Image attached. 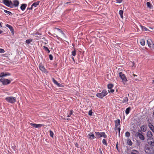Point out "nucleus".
<instances>
[{"instance_id":"cd10ccee","label":"nucleus","mask_w":154,"mask_h":154,"mask_svg":"<svg viewBox=\"0 0 154 154\" xmlns=\"http://www.w3.org/2000/svg\"><path fill=\"white\" fill-rule=\"evenodd\" d=\"M146 5L147 7L150 8H151L152 7V5L149 2L146 3Z\"/></svg>"},{"instance_id":"49530a36","label":"nucleus","mask_w":154,"mask_h":154,"mask_svg":"<svg viewBox=\"0 0 154 154\" xmlns=\"http://www.w3.org/2000/svg\"><path fill=\"white\" fill-rule=\"evenodd\" d=\"M8 60H10V61H9V63H14V62L12 61V60H11L10 58H7Z\"/></svg>"},{"instance_id":"6e6d98bb","label":"nucleus","mask_w":154,"mask_h":154,"mask_svg":"<svg viewBox=\"0 0 154 154\" xmlns=\"http://www.w3.org/2000/svg\"><path fill=\"white\" fill-rule=\"evenodd\" d=\"M131 154H136L135 152H131Z\"/></svg>"},{"instance_id":"052dcab7","label":"nucleus","mask_w":154,"mask_h":154,"mask_svg":"<svg viewBox=\"0 0 154 154\" xmlns=\"http://www.w3.org/2000/svg\"><path fill=\"white\" fill-rule=\"evenodd\" d=\"M35 38H39L38 36V35H35Z\"/></svg>"},{"instance_id":"864d4df0","label":"nucleus","mask_w":154,"mask_h":154,"mask_svg":"<svg viewBox=\"0 0 154 154\" xmlns=\"http://www.w3.org/2000/svg\"><path fill=\"white\" fill-rule=\"evenodd\" d=\"M32 7H32V5H31V7L30 8H27V10H28V9H32Z\"/></svg>"},{"instance_id":"1a4fd4ad","label":"nucleus","mask_w":154,"mask_h":154,"mask_svg":"<svg viewBox=\"0 0 154 154\" xmlns=\"http://www.w3.org/2000/svg\"><path fill=\"white\" fill-rule=\"evenodd\" d=\"M147 42L148 46L150 48H153L154 47L153 43L150 39H148L147 40Z\"/></svg>"},{"instance_id":"a211bd4d","label":"nucleus","mask_w":154,"mask_h":154,"mask_svg":"<svg viewBox=\"0 0 154 154\" xmlns=\"http://www.w3.org/2000/svg\"><path fill=\"white\" fill-rule=\"evenodd\" d=\"M19 5V2L17 0H14L13 1V7L14 6L15 7H18Z\"/></svg>"},{"instance_id":"58836bf2","label":"nucleus","mask_w":154,"mask_h":154,"mask_svg":"<svg viewBox=\"0 0 154 154\" xmlns=\"http://www.w3.org/2000/svg\"><path fill=\"white\" fill-rule=\"evenodd\" d=\"M73 113V111L72 110H71L70 111V112L69 114H68L67 116L68 117H70L71 116L72 114Z\"/></svg>"},{"instance_id":"4be33fe9","label":"nucleus","mask_w":154,"mask_h":154,"mask_svg":"<svg viewBox=\"0 0 154 154\" xmlns=\"http://www.w3.org/2000/svg\"><path fill=\"white\" fill-rule=\"evenodd\" d=\"M141 129L143 131L145 132L146 130V127L145 125H143L141 126Z\"/></svg>"},{"instance_id":"bf43d9fd","label":"nucleus","mask_w":154,"mask_h":154,"mask_svg":"<svg viewBox=\"0 0 154 154\" xmlns=\"http://www.w3.org/2000/svg\"><path fill=\"white\" fill-rule=\"evenodd\" d=\"M134 80L135 81H138V79H136V78H134Z\"/></svg>"},{"instance_id":"39448f33","label":"nucleus","mask_w":154,"mask_h":154,"mask_svg":"<svg viewBox=\"0 0 154 154\" xmlns=\"http://www.w3.org/2000/svg\"><path fill=\"white\" fill-rule=\"evenodd\" d=\"M95 133L96 137L98 138H99L102 137H103L104 138H106L107 137L105 133L103 132L100 133L98 132H95Z\"/></svg>"},{"instance_id":"8fccbe9b","label":"nucleus","mask_w":154,"mask_h":154,"mask_svg":"<svg viewBox=\"0 0 154 154\" xmlns=\"http://www.w3.org/2000/svg\"><path fill=\"white\" fill-rule=\"evenodd\" d=\"M132 151H133L132 152H138H138L137 151V150H134V149Z\"/></svg>"},{"instance_id":"de8ad7c7","label":"nucleus","mask_w":154,"mask_h":154,"mask_svg":"<svg viewBox=\"0 0 154 154\" xmlns=\"http://www.w3.org/2000/svg\"><path fill=\"white\" fill-rule=\"evenodd\" d=\"M118 126H115V131L116 132V133H117V129H118Z\"/></svg>"},{"instance_id":"423d86ee","label":"nucleus","mask_w":154,"mask_h":154,"mask_svg":"<svg viewBox=\"0 0 154 154\" xmlns=\"http://www.w3.org/2000/svg\"><path fill=\"white\" fill-rule=\"evenodd\" d=\"M0 81L2 83L3 85H8L10 83L11 81L4 78H2L0 79Z\"/></svg>"},{"instance_id":"79ce46f5","label":"nucleus","mask_w":154,"mask_h":154,"mask_svg":"<svg viewBox=\"0 0 154 154\" xmlns=\"http://www.w3.org/2000/svg\"><path fill=\"white\" fill-rule=\"evenodd\" d=\"M110 90H108V91L109 93H113L114 91V90L113 89H110Z\"/></svg>"},{"instance_id":"9b49d317","label":"nucleus","mask_w":154,"mask_h":154,"mask_svg":"<svg viewBox=\"0 0 154 154\" xmlns=\"http://www.w3.org/2000/svg\"><path fill=\"white\" fill-rule=\"evenodd\" d=\"M146 136L147 137L148 140L151 139L153 136V134L151 131H148L146 134Z\"/></svg>"},{"instance_id":"2f4dec72","label":"nucleus","mask_w":154,"mask_h":154,"mask_svg":"<svg viewBox=\"0 0 154 154\" xmlns=\"http://www.w3.org/2000/svg\"><path fill=\"white\" fill-rule=\"evenodd\" d=\"M113 86V85L112 84H109L107 85V88L108 89H111L112 88Z\"/></svg>"},{"instance_id":"e2e57ef3","label":"nucleus","mask_w":154,"mask_h":154,"mask_svg":"<svg viewBox=\"0 0 154 154\" xmlns=\"http://www.w3.org/2000/svg\"><path fill=\"white\" fill-rule=\"evenodd\" d=\"M50 60H53V58H50Z\"/></svg>"},{"instance_id":"9d476101","label":"nucleus","mask_w":154,"mask_h":154,"mask_svg":"<svg viewBox=\"0 0 154 154\" xmlns=\"http://www.w3.org/2000/svg\"><path fill=\"white\" fill-rule=\"evenodd\" d=\"M137 136L139 137V138L140 140H144V137L143 136V135H142L141 133V131L140 130H139L138 131V132L137 133Z\"/></svg>"},{"instance_id":"37998d69","label":"nucleus","mask_w":154,"mask_h":154,"mask_svg":"<svg viewBox=\"0 0 154 154\" xmlns=\"http://www.w3.org/2000/svg\"><path fill=\"white\" fill-rule=\"evenodd\" d=\"M4 50L2 48H0V53H4L5 52Z\"/></svg>"},{"instance_id":"c85d7f7f","label":"nucleus","mask_w":154,"mask_h":154,"mask_svg":"<svg viewBox=\"0 0 154 154\" xmlns=\"http://www.w3.org/2000/svg\"><path fill=\"white\" fill-rule=\"evenodd\" d=\"M140 43L142 46H144L145 45V41L144 39H141L140 40Z\"/></svg>"},{"instance_id":"f3484780","label":"nucleus","mask_w":154,"mask_h":154,"mask_svg":"<svg viewBox=\"0 0 154 154\" xmlns=\"http://www.w3.org/2000/svg\"><path fill=\"white\" fill-rule=\"evenodd\" d=\"M148 140V143L149 145L152 146H154V139H149V140Z\"/></svg>"},{"instance_id":"f704fd0d","label":"nucleus","mask_w":154,"mask_h":154,"mask_svg":"<svg viewBox=\"0 0 154 154\" xmlns=\"http://www.w3.org/2000/svg\"><path fill=\"white\" fill-rule=\"evenodd\" d=\"M75 60H76V61H75V58H71V60H70V61H72V60H73V62L75 63H79V61H78V62H77V60H78V58H75Z\"/></svg>"},{"instance_id":"c9c22d12","label":"nucleus","mask_w":154,"mask_h":154,"mask_svg":"<svg viewBox=\"0 0 154 154\" xmlns=\"http://www.w3.org/2000/svg\"><path fill=\"white\" fill-rule=\"evenodd\" d=\"M103 143L105 146H106L107 145V143L106 141V140L105 139H103L102 140Z\"/></svg>"},{"instance_id":"5701e85b","label":"nucleus","mask_w":154,"mask_h":154,"mask_svg":"<svg viewBox=\"0 0 154 154\" xmlns=\"http://www.w3.org/2000/svg\"><path fill=\"white\" fill-rule=\"evenodd\" d=\"M131 108L130 107H129L127 108L126 110H125V113L126 114H128L130 112V111L131 110Z\"/></svg>"},{"instance_id":"ddd939ff","label":"nucleus","mask_w":154,"mask_h":154,"mask_svg":"<svg viewBox=\"0 0 154 154\" xmlns=\"http://www.w3.org/2000/svg\"><path fill=\"white\" fill-rule=\"evenodd\" d=\"M52 80L54 83L58 87H63V85L59 83H58L57 81L54 78H52Z\"/></svg>"},{"instance_id":"7c9ffc66","label":"nucleus","mask_w":154,"mask_h":154,"mask_svg":"<svg viewBox=\"0 0 154 154\" xmlns=\"http://www.w3.org/2000/svg\"><path fill=\"white\" fill-rule=\"evenodd\" d=\"M32 39L30 38L26 40V42L27 44H29L31 42H32Z\"/></svg>"},{"instance_id":"412c9836","label":"nucleus","mask_w":154,"mask_h":154,"mask_svg":"<svg viewBox=\"0 0 154 154\" xmlns=\"http://www.w3.org/2000/svg\"><path fill=\"white\" fill-rule=\"evenodd\" d=\"M40 2L39 1H38L37 2L34 3L32 5V7H36L38 5H39V4Z\"/></svg>"},{"instance_id":"09e8293b","label":"nucleus","mask_w":154,"mask_h":154,"mask_svg":"<svg viewBox=\"0 0 154 154\" xmlns=\"http://www.w3.org/2000/svg\"><path fill=\"white\" fill-rule=\"evenodd\" d=\"M57 29L59 30H60V32H61V33L63 34V35H64V33L63 32L61 31L60 29Z\"/></svg>"},{"instance_id":"6e6552de","label":"nucleus","mask_w":154,"mask_h":154,"mask_svg":"<svg viewBox=\"0 0 154 154\" xmlns=\"http://www.w3.org/2000/svg\"><path fill=\"white\" fill-rule=\"evenodd\" d=\"M39 68L42 71L44 72L45 73H48V72L47 71L45 67L42 64L40 63L39 64Z\"/></svg>"},{"instance_id":"603ef678","label":"nucleus","mask_w":154,"mask_h":154,"mask_svg":"<svg viewBox=\"0 0 154 154\" xmlns=\"http://www.w3.org/2000/svg\"><path fill=\"white\" fill-rule=\"evenodd\" d=\"M49 58H53V56L51 54H50L49 56Z\"/></svg>"},{"instance_id":"f257e3e1","label":"nucleus","mask_w":154,"mask_h":154,"mask_svg":"<svg viewBox=\"0 0 154 154\" xmlns=\"http://www.w3.org/2000/svg\"><path fill=\"white\" fill-rule=\"evenodd\" d=\"M107 94L108 92L106 90H103L102 91V92L97 93L96 94V96L100 99H102Z\"/></svg>"},{"instance_id":"a19ab883","label":"nucleus","mask_w":154,"mask_h":154,"mask_svg":"<svg viewBox=\"0 0 154 154\" xmlns=\"http://www.w3.org/2000/svg\"><path fill=\"white\" fill-rule=\"evenodd\" d=\"M92 110H90L88 112V115L90 116H91L92 115Z\"/></svg>"},{"instance_id":"f03ea898","label":"nucleus","mask_w":154,"mask_h":154,"mask_svg":"<svg viewBox=\"0 0 154 154\" xmlns=\"http://www.w3.org/2000/svg\"><path fill=\"white\" fill-rule=\"evenodd\" d=\"M5 100L7 102L11 103H14L16 101V98L13 97H8L5 98Z\"/></svg>"},{"instance_id":"0e129e2a","label":"nucleus","mask_w":154,"mask_h":154,"mask_svg":"<svg viewBox=\"0 0 154 154\" xmlns=\"http://www.w3.org/2000/svg\"><path fill=\"white\" fill-rule=\"evenodd\" d=\"M153 83L154 84V80H153Z\"/></svg>"},{"instance_id":"0eeeda50","label":"nucleus","mask_w":154,"mask_h":154,"mask_svg":"<svg viewBox=\"0 0 154 154\" xmlns=\"http://www.w3.org/2000/svg\"><path fill=\"white\" fill-rule=\"evenodd\" d=\"M119 77L122 79L123 84H125L128 81L125 75L121 72H119Z\"/></svg>"},{"instance_id":"3c124183","label":"nucleus","mask_w":154,"mask_h":154,"mask_svg":"<svg viewBox=\"0 0 154 154\" xmlns=\"http://www.w3.org/2000/svg\"><path fill=\"white\" fill-rule=\"evenodd\" d=\"M118 142H117L116 144V148L117 149V150H118Z\"/></svg>"},{"instance_id":"680f3d73","label":"nucleus","mask_w":154,"mask_h":154,"mask_svg":"<svg viewBox=\"0 0 154 154\" xmlns=\"http://www.w3.org/2000/svg\"><path fill=\"white\" fill-rule=\"evenodd\" d=\"M37 34H38V35H42V34L41 33H38Z\"/></svg>"},{"instance_id":"5fc2aeb1","label":"nucleus","mask_w":154,"mask_h":154,"mask_svg":"<svg viewBox=\"0 0 154 154\" xmlns=\"http://www.w3.org/2000/svg\"><path fill=\"white\" fill-rule=\"evenodd\" d=\"M133 76H134V78H135V77H136H136H137V75H135V74H133Z\"/></svg>"},{"instance_id":"b1692460","label":"nucleus","mask_w":154,"mask_h":154,"mask_svg":"<svg viewBox=\"0 0 154 154\" xmlns=\"http://www.w3.org/2000/svg\"><path fill=\"white\" fill-rule=\"evenodd\" d=\"M88 136H89V138L91 139H94L95 137L94 134L91 133L88 134Z\"/></svg>"},{"instance_id":"dca6fc26","label":"nucleus","mask_w":154,"mask_h":154,"mask_svg":"<svg viewBox=\"0 0 154 154\" xmlns=\"http://www.w3.org/2000/svg\"><path fill=\"white\" fill-rule=\"evenodd\" d=\"M148 125L150 129L154 133V126L150 122H149Z\"/></svg>"},{"instance_id":"ea45409f","label":"nucleus","mask_w":154,"mask_h":154,"mask_svg":"<svg viewBox=\"0 0 154 154\" xmlns=\"http://www.w3.org/2000/svg\"><path fill=\"white\" fill-rule=\"evenodd\" d=\"M128 144L130 146H131L132 144V143L130 140H128Z\"/></svg>"},{"instance_id":"a18cd8bd","label":"nucleus","mask_w":154,"mask_h":154,"mask_svg":"<svg viewBox=\"0 0 154 154\" xmlns=\"http://www.w3.org/2000/svg\"><path fill=\"white\" fill-rule=\"evenodd\" d=\"M116 2L118 3H121L122 1L123 0H116Z\"/></svg>"},{"instance_id":"bb28decb","label":"nucleus","mask_w":154,"mask_h":154,"mask_svg":"<svg viewBox=\"0 0 154 154\" xmlns=\"http://www.w3.org/2000/svg\"><path fill=\"white\" fill-rule=\"evenodd\" d=\"M43 47V49H44L45 51H46L48 53H49L50 50H49L48 47L45 46H44Z\"/></svg>"},{"instance_id":"c756f323","label":"nucleus","mask_w":154,"mask_h":154,"mask_svg":"<svg viewBox=\"0 0 154 154\" xmlns=\"http://www.w3.org/2000/svg\"><path fill=\"white\" fill-rule=\"evenodd\" d=\"M123 11L122 10H120L119 11V14L121 18H123Z\"/></svg>"},{"instance_id":"aec40b11","label":"nucleus","mask_w":154,"mask_h":154,"mask_svg":"<svg viewBox=\"0 0 154 154\" xmlns=\"http://www.w3.org/2000/svg\"><path fill=\"white\" fill-rule=\"evenodd\" d=\"M26 6L27 5L26 4H22L20 6L21 9L23 11H24L25 9Z\"/></svg>"},{"instance_id":"a878e982","label":"nucleus","mask_w":154,"mask_h":154,"mask_svg":"<svg viewBox=\"0 0 154 154\" xmlns=\"http://www.w3.org/2000/svg\"><path fill=\"white\" fill-rule=\"evenodd\" d=\"M140 26L143 31H146L148 30V29L145 26H143L142 25Z\"/></svg>"},{"instance_id":"6ab92c4d","label":"nucleus","mask_w":154,"mask_h":154,"mask_svg":"<svg viewBox=\"0 0 154 154\" xmlns=\"http://www.w3.org/2000/svg\"><path fill=\"white\" fill-rule=\"evenodd\" d=\"M120 121L119 119H117L115 121V126H118L120 125Z\"/></svg>"},{"instance_id":"473e14b6","label":"nucleus","mask_w":154,"mask_h":154,"mask_svg":"<svg viewBox=\"0 0 154 154\" xmlns=\"http://www.w3.org/2000/svg\"><path fill=\"white\" fill-rule=\"evenodd\" d=\"M4 11L5 13L8 14L9 15H11L12 14L11 12L9 11H7L6 10H4Z\"/></svg>"},{"instance_id":"72a5a7b5","label":"nucleus","mask_w":154,"mask_h":154,"mask_svg":"<svg viewBox=\"0 0 154 154\" xmlns=\"http://www.w3.org/2000/svg\"><path fill=\"white\" fill-rule=\"evenodd\" d=\"M130 136V133L128 131L126 132L125 133V136L127 137H129Z\"/></svg>"},{"instance_id":"f8f14e48","label":"nucleus","mask_w":154,"mask_h":154,"mask_svg":"<svg viewBox=\"0 0 154 154\" xmlns=\"http://www.w3.org/2000/svg\"><path fill=\"white\" fill-rule=\"evenodd\" d=\"M6 26L10 29L12 34L13 35H14V31L13 27L11 25L8 24H6Z\"/></svg>"},{"instance_id":"13d9d810","label":"nucleus","mask_w":154,"mask_h":154,"mask_svg":"<svg viewBox=\"0 0 154 154\" xmlns=\"http://www.w3.org/2000/svg\"><path fill=\"white\" fill-rule=\"evenodd\" d=\"M2 32H3V31H2L0 30V34H2Z\"/></svg>"},{"instance_id":"4d7b16f0","label":"nucleus","mask_w":154,"mask_h":154,"mask_svg":"<svg viewBox=\"0 0 154 154\" xmlns=\"http://www.w3.org/2000/svg\"><path fill=\"white\" fill-rule=\"evenodd\" d=\"M2 23L0 22V28H2Z\"/></svg>"},{"instance_id":"c03bdc74","label":"nucleus","mask_w":154,"mask_h":154,"mask_svg":"<svg viewBox=\"0 0 154 154\" xmlns=\"http://www.w3.org/2000/svg\"><path fill=\"white\" fill-rule=\"evenodd\" d=\"M117 130L119 131V135H120V131L121 130L120 128L119 127L118 128Z\"/></svg>"},{"instance_id":"393cba45","label":"nucleus","mask_w":154,"mask_h":154,"mask_svg":"<svg viewBox=\"0 0 154 154\" xmlns=\"http://www.w3.org/2000/svg\"><path fill=\"white\" fill-rule=\"evenodd\" d=\"M128 101V98L127 97H124L123 100H122V102L123 103H127Z\"/></svg>"},{"instance_id":"2eb2a0df","label":"nucleus","mask_w":154,"mask_h":154,"mask_svg":"<svg viewBox=\"0 0 154 154\" xmlns=\"http://www.w3.org/2000/svg\"><path fill=\"white\" fill-rule=\"evenodd\" d=\"M11 75V74L9 72H2L0 73V77L1 78L3 77H5L7 76H9Z\"/></svg>"},{"instance_id":"20e7f679","label":"nucleus","mask_w":154,"mask_h":154,"mask_svg":"<svg viewBox=\"0 0 154 154\" xmlns=\"http://www.w3.org/2000/svg\"><path fill=\"white\" fill-rule=\"evenodd\" d=\"M145 151L147 154H153L154 153L153 148L149 146L146 147Z\"/></svg>"},{"instance_id":"4c0bfd02","label":"nucleus","mask_w":154,"mask_h":154,"mask_svg":"<svg viewBox=\"0 0 154 154\" xmlns=\"http://www.w3.org/2000/svg\"><path fill=\"white\" fill-rule=\"evenodd\" d=\"M71 54L74 56L75 55L76 51L74 49V50L71 52Z\"/></svg>"},{"instance_id":"e433bc0d","label":"nucleus","mask_w":154,"mask_h":154,"mask_svg":"<svg viewBox=\"0 0 154 154\" xmlns=\"http://www.w3.org/2000/svg\"><path fill=\"white\" fill-rule=\"evenodd\" d=\"M50 132V135L51 137L53 138L54 136V133L53 131L51 130L49 131Z\"/></svg>"},{"instance_id":"338daca9","label":"nucleus","mask_w":154,"mask_h":154,"mask_svg":"<svg viewBox=\"0 0 154 154\" xmlns=\"http://www.w3.org/2000/svg\"><path fill=\"white\" fill-rule=\"evenodd\" d=\"M7 63H8V64H9V63H8V62H7Z\"/></svg>"},{"instance_id":"7ed1b4c3","label":"nucleus","mask_w":154,"mask_h":154,"mask_svg":"<svg viewBox=\"0 0 154 154\" xmlns=\"http://www.w3.org/2000/svg\"><path fill=\"white\" fill-rule=\"evenodd\" d=\"M3 3L8 7L13 8V2L10 0H3L2 1Z\"/></svg>"},{"instance_id":"69168bd1","label":"nucleus","mask_w":154,"mask_h":154,"mask_svg":"<svg viewBox=\"0 0 154 154\" xmlns=\"http://www.w3.org/2000/svg\"><path fill=\"white\" fill-rule=\"evenodd\" d=\"M153 115H154V112H153Z\"/></svg>"},{"instance_id":"4468645a","label":"nucleus","mask_w":154,"mask_h":154,"mask_svg":"<svg viewBox=\"0 0 154 154\" xmlns=\"http://www.w3.org/2000/svg\"><path fill=\"white\" fill-rule=\"evenodd\" d=\"M30 125L35 128H40L42 126H44V125L41 124H36L35 123H31L30 124Z\"/></svg>"}]
</instances>
